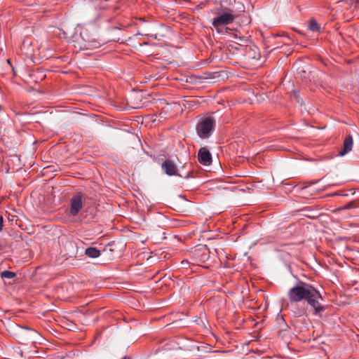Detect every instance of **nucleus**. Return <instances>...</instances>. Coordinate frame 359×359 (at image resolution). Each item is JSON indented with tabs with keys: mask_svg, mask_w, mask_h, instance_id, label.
<instances>
[{
	"mask_svg": "<svg viewBox=\"0 0 359 359\" xmlns=\"http://www.w3.org/2000/svg\"><path fill=\"white\" fill-rule=\"evenodd\" d=\"M294 94L295 97L297 98V102H299V103H300V104H302V101H300V98H299V97L297 95V93H296V92H294Z\"/></svg>",
	"mask_w": 359,
	"mask_h": 359,
	"instance_id": "nucleus-14",
	"label": "nucleus"
},
{
	"mask_svg": "<svg viewBox=\"0 0 359 359\" xmlns=\"http://www.w3.org/2000/svg\"><path fill=\"white\" fill-rule=\"evenodd\" d=\"M76 42L81 49H93L101 46V43L94 37L91 30L87 27L83 28Z\"/></svg>",
	"mask_w": 359,
	"mask_h": 359,
	"instance_id": "nucleus-3",
	"label": "nucleus"
},
{
	"mask_svg": "<svg viewBox=\"0 0 359 359\" xmlns=\"http://www.w3.org/2000/svg\"><path fill=\"white\" fill-rule=\"evenodd\" d=\"M122 359H130V358H128V357H124V358H123Z\"/></svg>",
	"mask_w": 359,
	"mask_h": 359,
	"instance_id": "nucleus-15",
	"label": "nucleus"
},
{
	"mask_svg": "<svg viewBox=\"0 0 359 359\" xmlns=\"http://www.w3.org/2000/svg\"><path fill=\"white\" fill-rule=\"evenodd\" d=\"M161 168L163 172L168 176H180L184 177V178H189L190 176L189 172H188L184 176H182L178 173L177 165L170 159H166L163 163H162Z\"/></svg>",
	"mask_w": 359,
	"mask_h": 359,
	"instance_id": "nucleus-6",
	"label": "nucleus"
},
{
	"mask_svg": "<svg viewBox=\"0 0 359 359\" xmlns=\"http://www.w3.org/2000/svg\"><path fill=\"white\" fill-rule=\"evenodd\" d=\"M309 29L312 32H318L320 27L318 22L315 20H311L309 21Z\"/></svg>",
	"mask_w": 359,
	"mask_h": 359,
	"instance_id": "nucleus-10",
	"label": "nucleus"
},
{
	"mask_svg": "<svg viewBox=\"0 0 359 359\" xmlns=\"http://www.w3.org/2000/svg\"><path fill=\"white\" fill-rule=\"evenodd\" d=\"M356 2H359V0H355Z\"/></svg>",
	"mask_w": 359,
	"mask_h": 359,
	"instance_id": "nucleus-16",
	"label": "nucleus"
},
{
	"mask_svg": "<svg viewBox=\"0 0 359 359\" xmlns=\"http://www.w3.org/2000/svg\"><path fill=\"white\" fill-rule=\"evenodd\" d=\"M353 141L351 135H348L344 140L343 147L339 151L338 156H343L349 153L353 148Z\"/></svg>",
	"mask_w": 359,
	"mask_h": 359,
	"instance_id": "nucleus-8",
	"label": "nucleus"
},
{
	"mask_svg": "<svg viewBox=\"0 0 359 359\" xmlns=\"http://www.w3.org/2000/svg\"><path fill=\"white\" fill-rule=\"evenodd\" d=\"M3 222H4L3 217H0V231H1L3 229V226H4Z\"/></svg>",
	"mask_w": 359,
	"mask_h": 359,
	"instance_id": "nucleus-13",
	"label": "nucleus"
},
{
	"mask_svg": "<svg viewBox=\"0 0 359 359\" xmlns=\"http://www.w3.org/2000/svg\"><path fill=\"white\" fill-rule=\"evenodd\" d=\"M235 20V15L233 11L227 9L225 11L219 13L212 21V25L218 33L227 32L226 25L232 23Z\"/></svg>",
	"mask_w": 359,
	"mask_h": 359,
	"instance_id": "nucleus-2",
	"label": "nucleus"
},
{
	"mask_svg": "<svg viewBox=\"0 0 359 359\" xmlns=\"http://www.w3.org/2000/svg\"><path fill=\"white\" fill-rule=\"evenodd\" d=\"M85 254L90 258H97L100 255V251L95 248H88L86 249Z\"/></svg>",
	"mask_w": 359,
	"mask_h": 359,
	"instance_id": "nucleus-9",
	"label": "nucleus"
},
{
	"mask_svg": "<svg viewBox=\"0 0 359 359\" xmlns=\"http://www.w3.org/2000/svg\"><path fill=\"white\" fill-rule=\"evenodd\" d=\"M15 276V273L11 271H4L1 273V278L12 279Z\"/></svg>",
	"mask_w": 359,
	"mask_h": 359,
	"instance_id": "nucleus-11",
	"label": "nucleus"
},
{
	"mask_svg": "<svg viewBox=\"0 0 359 359\" xmlns=\"http://www.w3.org/2000/svg\"><path fill=\"white\" fill-rule=\"evenodd\" d=\"M198 160L203 165H210L212 163V155L205 147H202L198 153Z\"/></svg>",
	"mask_w": 359,
	"mask_h": 359,
	"instance_id": "nucleus-7",
	"label": "nucleus"
},
{
	"mask_svg": "<svg viewBox=\"0 0 359 359\" xmlns=\"http://www.w3.org/2000/svg\"><path fill=\"white\" fill-rule=\"evenodd\" d=\"M291 302H299L306 301L312 308L315 313L324 310V307L318 302L322 299L320 292L311 285L299 281L297 285L290 288L287 293Z\"/></svg>",
	"mask_w": 359,
	"mask_h": 359,
	"instance_id": "nucleus-1",
	"label": "nucleus"
},
{
	"mask_svg": "<svg viewBox=\"0 0 359 359\" xmlns=\"http://www.w3.org/2000/svg\"><path fill=\"white\" fill-rule=\"evenodd\" d=\"M353 206V203H350L346 205H344L343 208H341L342 210H347V209H350L351 207Z\"/></svg>",
	"mask_w": 359,
	"mask_h": 359,
	"instance_id": "nucleus-12",
	"label": "nucleus"
},
{
	"mask_svg": "<svg viewBox=\"0 0 359 359\" xmlns=\"http://www.w3.org/2000/svg\"><path fill=\"white\" fill-rule=\"evenodd\" d=\"M215 126V120L213 117H206L198 123L196 130L198 137L201 139L208 138Z\"/></svg>",
	"mask_w": 359,
	"mask_h": 359,
	"instance_id": "nucleus-4",
	"label": "nucleus"
},
{
	"mask_svg": "<svg viewBox=\"0 0 359 359\" xmlns=\"http://www.w3.org/2000/svg\"><path fill=\"white\" fill-rule=\"evenodd\" d=\"M84 204V196L82 193L78 192L70 200L69 212L72 216H76L82 210Z\"/></svg>",
	"mask_w": 359,
	"mask_h": 359,
	"instance_id": "nucleus-5",
	"label": "nucleus"
}]
</instances>
